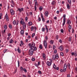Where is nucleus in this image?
<instances>
[{
  "label": "nucleus",
  "mask_w": 77,
  "mask_h": 77,
  "mask_svg": "<svg viewBox=\"0 0 77 77\" xmlns=\"http://www.w3.org/2000/svg\"><path fill=\"white\" fill-rule=\"evenodd\" d=\"M17 22L16 26H18V24H19V20H17Z\"/></svg>",
  "instance_id": "nucleus-42"
},
{
  "label": "nucleus",
  "mask_w": 77,
  "mask_h": 77,
  "mask_svg": "<svg viewBox=\"0 0 77 77\" xmlns=\"http://www.w3.org/2000/svg\"><path fill=\"white\" fill-rule=\"evenodd\" d=\"M38 9H39L40 11H42L43 10V7L41 6H40L39 8Z\"/></svg>",
  "instance_id": "nucleus-16"
},
{
  "label": "nucleus",
  "mask_w": 77,
  "mask_h": 77,
  "mask_svg": "<svg viewBox=\"0 0 77 77\" xmlns=\"http://www.w3.org/2000/svg\"><path fill=\"white\" fill-rule=\"evenodd\" d=\"M55 3H56V2L54 1H53L51 3V4H52L53 5H55Z\"/></svg>",
  "instance_id": "nucleus-35"
},
{
  "label": "nucleus",
  "mask_w": 77,
  "mask_h": 77,
  "mask_svg": "<svg viewBox=\"0 0 77 77\" xmlns=\"http://www.w3.org/2000/svg\"><path fill=\"white\" fill-rule=\"evenodd\" d=\"M28 25L29 26H32V22H29L28 23Z\"/></svg>",
  "instance_id": "nucleus-19"
},
{
  "label": "nucleus",
  "mask_w": 77,
  "mask_h": 77,
  "mask_svg": "<svg viewBox=\"0 0 77 77\" xmlns=\"http://www.w3.org/2000/svg\"><path fill=\"white\" fill-rule=\"evenodd\" d=\"M62 11H63V8H60V12H62Z\"/></svg>",
  "instance_id": "nucleus-46"
},
{
  "label": "nucleus",
  "mask_w": 77,
  "mask_h": 77,
  "mask_svg": "<svg viewBox=\"0 0 77 77\" xmlns=\"http://www.w3.org/2000/svg\"><path fill=\"white\" fill-rule=\"evenodd\" d=\"M72 39V38H71V37H69V42H71Z\"/></svg>",
  "instance_id": "nucleus-40"
},
{
  "label": "nucleus",
  "mask_w": 77,
  "mask_h": 77,
  "mask_svg": "<svg viewBox=\"0 0 77 77\" xmlns=\"http://www.w3.org/2000/svg\"><path fill=\"white\" fill-rule=\"evenodd\" d=\"M39 48L40 49H41V50H42V44H40L39 45Z\"/></svg>",
  "instance_id": "nucleus-27"
},
{
  "label": "nucleus",
  "mask_w": 77,
  "mask_h": 77,
  "mask_svg": "<svg viewBox=\"0 0 77 77\" xmlns=\"http://www.w3.org/2000/svg\"><path fill=\"white\" fill-rule=\"evenodd\" d=\"M56 53H57V50H55L54 51V54H56Z\"/></svg>",
  "instance_id": "nucleus-55"
},
{
  "label": "nucleus",
  "mask_w": 77,
  "mask_h": 77,
  "mask_svg": "<svg viewBox=\"0 0 77 77\" xmlns=\"http://www.w3.org/2000/svg\"><path fill=\"white\" fill-rule=\"evenodd\" d=\"M22 75H23V77H27V76H26V75H24V74H23Z\"/></svg>",
  "instance_id": "nucleus-64"
},
{
  "label": "nucleus",
  "mask_w": 77,
  "mask_h": 77,
  "mask_svg": "<svg viewBox=\"0 0 77 77\" xmlns=\"http://www.w3.org/2000/svg\"><path fill=\"white\" fill-rule=\"evenodd\" d=\"M30 49L29 50V55H33V52L34 51H36L37 50L36 47H35L34 48H33V47H30Z\"/></svg>",
  "instance_id": "nucleus-2"
},
{
  "label": "nucleus",
  "mask_w": 77,
  "mask_h": 77,
  "mask_svg": "<svg viewBox=\"0 0 77 77\" xmlns=\"http://www.w3.org/2000/svg\"><path fill=\"white\" fill-rule=\"evenodd\" d=\"M63 17L64 18L63 20V26H64L65 24V22H66V15L64 14L63 16Z\"/></svg>",
  "instance_id": "nucleus-4"
},
{
  "label": "nucleus",
  "mask_w": 77,
  "mask_h": 77,
  "mask_svg": "<svg viewBox=\"0 0 77 77\" xmlns=\"http://www.w3.org/2000/svg\"><path fill=\"white\" fill-rule=\"evenodd\" d=\"M66 6H67V8H68V9H70V6H69V4H67L66 5Z\"/></svg>",
  "instance_id": "nucleus-21"
},
{
  "label": "nucleus",
  "mask_w": 77,
  "mask_h": 77,
  "mask_svg": "<svg viewBox=\"0 0 77 77\" xmlns=\"http://www.w3.org/2000/svg\"><path fill=\"white\" fill-rule=\"evenodd\" d=\"M24 30H23V29H22V30H21L20 31L21 35H23L24 34Z\"/></svg>",
  "instance_id": "nucleus-17"
},
{
  "label": "nucleus",
  "mask_w": 77,
  "mask_h": 77,
  "mask_svg": "<svg viewBox=\"0 0 77 77\" xmlns=\"http://www.w3.org/2000/svg\"><path fill=\"white\" fill-rule=\"evenodd\" d=\"M59 42H60V43H62V40L60 39L59 40Z\"/></svg>",
  "instance_id": "nucleus-58"
},
{
  "label": "nucleus",
  "mask_w": 77,
  "mask_h": 77,
  "mask_svg": "<svg viewBox=\"0 0 77 77\" xmlns=\"http://www.w3.org/2000/svg\"><path fill=\"white\" fill-rule=\"evenodd\" d=\"M38 2H35V5L34 6V11H36V10L37 9V7H36V6H37L38 5Z\"/></svg>",
  "instance_id": "nucleus-7"
},
{
  "label": "nucleus",
  "mask_w": 77,
  "mask_h": 77,
  "mask_svg": "<svg viewBox=\"0 0 77 77\" xmlns=\"http://www.w3.org/2000/svg\"><path fill=\"white\" fill-rule=\"evenodd\" d=\"M59 37V36L58 35H56V36H55V38H56V40H58V39Z\"/></svg>",
  "instance_id": "nucleus-28"
},
{
  "label": "nucleus",
  "mask_w": 77,
  "mask_h": 77,
  "mask_svg": "<svg viewBox=\"0 0 77 77\" xmlns=\"http://www.w3.org/2000/svg\"><path fill=\"white\" fill-rule=\"evenodd\" d=\"M45 57L46 56H45V53H43V58H45Z\"/></svg>",
  "instance_id": "nucleus-39"
},
{
  "label": "nucleus",
  "mask_w": 77,
  "mask_h": 77,
  "mask_svg": "<svg viewBox=\"0 0 77 77\" xmlns=\"http://www.w3.org/2000/svg\"><path fill=\"white\" fill-rule=\"evenodd\" d=\"M27 20H28V17H26L25 18V21L26 22L27 21Z\"/></svg>",
  "instance_id": "nucleus-36"
},
{
  "label": "nucleus",
  "mask_w": 77,
  "mask_h": 77,
  "mask_svg": "<svg viewBox=\"0 0 77 77\" xmlns=\"http://www.w3.org/2000/svg\"><path fill=\"white\" fill-rule=\"evenodd\" d=\"M2 14H0V20H2Z\"/></svg>",
  "instance_id": "nucleus-44"
},
{
  "label": "nucleus",
  "mask_w": 77,
  "mask_h": 77,
  "mask_svg": "<svg viewBox=\"0 0 77 77\" xmlns=\"http://www.w3.org/2000/svg\"><path fill=\"white\" fill-rule=\"evenodd\" d=\"M43 44L44 45V47L46 49L47 47V41L46 40H44L43 42Z\"/></svg>",
  "instance_id": "nucleus-6"
},
{
  "label": "nucleus",
  "mask_w": 77,
  "mask_h": 77,
  "mask_svg": "<svg viewBox=\"0 0 77 77\" xmlns=\"http://www.w3.org/2000/svg\"><path fill=\"white\" fill-rule=\"evenodd\" d=\"M16 21L15 20H14V21H13V24H14V25H15L16 24Z\"/></svg>",
  "instance_id": "nucleus-41"
},
{
  "label": "nucleus",
  "mask_w": 77,
  "mask_h": 77,
  "mask_svg": "<svg viewBox=\"0 0 77 77\" xmlns=\"http://www.w3.org/2000/svg\"><path fill=\"white\" fill-rule=\"evenodd\" d=\"M60 54L61 56H63V53L62 52H61Z\"/></svg>",
  "instance_id": "nucleus-59"
},
{
  "label": "nucleus",
  "mask_w": 77,
  "mask_h": 77,
  "mask_svg": "<svg viewBox=\"0 0 77 77\" xmlns=\"http://www.w3.org/2000/svg\"><path fill=\"white\" fill-rule=\"evenodd\" d=\"M17 62H18V67H19V66H20V61H19V60H18Z\"/></svg>",
  "instance_id": "nucleus-45"
},
{
  "label": "nucleus",
  "mask_w": 77,
  "mask_h": 77,
  "mask_svg": "<svg viewBox=\"0 0 77 77\" xmlns=\"http://www.w3.org/2000/svg\"><path fill=\"white\" fill-rule=\"evenodd\" d=\"M66 68H67V67H66V63H65L64 65L63 70L62 69H61L60 70V72H65V71H66Z\"/></svg>",
  "instance_id": "nucleus-3"
},
{
  "label": "nucleus",
  "mask_w": 77,
  "mask_h": 77,
  "mask_svg": "<svg viewBox=\"0 0 77 77\" xmlns=\"http://www.w3.org/2000/svg\"><path fill=\"white\" fill-rule=\"evenodd\" d=\"M68 0V2L70 4V6H71V0Z\"/></svg>",
  "instance_id": "nucleus-29"
},
{
  "label": "nucleus",
  "mask_w": 77,
  "mask_h": 77,
  "mask_svg": "<svg viewBox=\"0 0 77 77\" xmlns=\"http://www.w3.org/2000/svg\"><path fill=\"white\" fill-rule=\"evenodd\" d=\"M13 42V39H11L10 40L9 43L10 44H12Z\"/></svg>",
  "instance_id": "nucleus-30"
},
{
  "label": "nucleus",
  "mask_w": 77,
  "mask_h": 77,
  "mask_svg": "<svg viewBox=\"0 0 77 77\" xmlns=\"http://www.w3.org/2000/svg\"><path fill=\"white\" fill-rule=\"evenodd\" d=\"M9 26L10 29H12V26L11 25H9Z\"/></svg>",
  "instance_id": "nucleus-48"
},
{
  "label": "nucleus",
  "mask_w": 77,
  "mask_h": 77,
  "mask_svg": "<svg viewBox=\"0 0 77 77\" xmlns=\"http://www.w3.org/2000/svg\"><path fill=\"white\" fill-rule=\"evenodd\" d=\"M69 25V29H71V26L70 25Z\"/></svg>",
  "instance_id": "nucleus-50"
},
{
  "label": "nucleus",
  "mask_w": 77,
  "mask_h": 77,
  "mask_svg": "<svg viewBox=\"0 0 77 77\" xmlns=\"http://www.w3.org/2000/svg\"><path fill=\"white\" fill-rule=\"evenodd\" d=\"M20 42H21V44H22V45H24V43H23V42L22 41H21Z\"/></svg>",
  "instance_id": "nucleus-56"
},
{
  "label": "nucleus",
  "mask_w": 77,
  "mask_h": 77,
  "mask_svg": "<svg viewBox=\"0 0 77 77\" xmlns=\"http://www.w3.org/2000/svg\"><path fill=\"white\" fill-rule=\"evenodd\" d=\"M60 32H61V33H63V32H64V31L63 30V29H61L60 30Z\"/></svg>",
  "instance_id": "nucleus-47"
},
{
  "label": "nucleus",
  "mask_w": 77,
  "mask_h": 77,
  "mask_svg": "<svg viewBox=\"0 0 77 77\" xmlns=\"http://www.w3.org/2000/svg\"><path fill=\"white\" fill-rule=\"evenodd\" d=\"M4 27L5 29V30H7V28H8L7 25L5 24V25L4 26Z\"/></svg>",
  "instance_id": "nucleus-22"
},
{
  "label": "nucleus",
  "mask_w": 77,
  "mask_h": 77,
  "mask_svg": "<svg viewBox=\"0 0 77 77\" xmlns=\"http://www.w3.org/2000/svg\"><path fill=\"white\" fill-rule=\"evenodd\" d=\"M55 58H59L58 54H56V56H55Z\"/></svg>",
  "instance_id": "nucleus-37"
},
{
  "label": "nucleus",
  "mask_w": 77,
  "mask_h": 77,
  "mask_svg": "<svg viewBox=\"0 0 77 77\" xmlns=\"http://www.w3.org/2000/svg\"><path fill=\"white\" fill-rule=\"evenodd\" d=\"M38 21H41V19L40 17H38Z\"/></svg>",
  "instance_id": "nucleus-43"
},
{
  "label": "nucleus",
  "mask_w": 77,
  "mask_h": 77,
  "mask_svg": "<svg viewBox=\"0 0 77 77\" xmlns=\"http://www.w3.org/2000/svg\"><path fill=\"white\" fill-rule=\"evenodd\" d=\"M29 46L30 47H30H33V48H34V47H35V44L33 42L32 43V44L30 43H29L28 44Z\"/></svg>",
  "instance_id": "nucleus-5"
},
{
  "label": "nucleus",
  "mask_w": 77,
  "mask_h": 77,
  "mask_svg": "<svg viewBox=\"0 0 77 77\" xmlns=\"http://www.w3.org/2000/svg\"><path fill=\"white\" fill-rule=\"evenodd\" d=\"M5 17L6 18V20L7 21H9V18H8V13L6 14Z\"/></svg>",
  "instance_id": "nucleus-15"
},
{
  "label": "nucleus",
  "mask_w": 77,
  "mask_h": 77,
  "mask_svg": "<svg viewBox=\"0 0 77 77\" xmlns=\"http://www.w3.org/2000/svg\"><path fill=\"white\" fill-rule=\"evenodd\" d=\"M31 30L32 31V30H33V29H34V28H33V26H32L31 27Z\"/></svg>",
  "instance_id": "nucleus-52"
},
{
  "label": "nucleus",
  "mask_w": 77,
  "mask_h": 77,
  "mask_svg": "<svg viewBox=\"0 0 77 77\" xmlns=\"http://www.w3.org/2000/svg\"><path fill=\"white\" fill-rule=\"evenodd\" d=\"M54 19H55V20H57V17H55L54 18Z\"/></svg>",
  "instance_id": "nucleus-61"
},
{
  "label": "nucleus",
  "mask_w": 77,
  "mask_h": 77,
  "mask_svg": "<svg viewBox=\"0 0 77 77\" xmlns=\"http://www.w3.org/2000/svg\"><path fill=\"white\" fill-rule=\"evenodd\" d=\"M8 50L7 49H5L4 51V53H7V51Z\"/></svg>",
  "instance_id": "nucleus-49"
},
{
  "label": "nucleus",
  "mask_w": 77,
  "mask_h": 77,
  "mask_svg": "<svg viewBox=\"0 0 77 77\" xmlns=\"http://www.w3.org/2000/svg\"><path fill=\"white\" fill-rule=\"evenodd\" d=\"M49 23H50V21H49V20H48L46 21V23L47 24H48Z\"/></svg>",
  "instance_id": "nucleus-62"
},
{
  "label": "nucleus",
  "mask_w": 77,
  "mask_h": 77,
  "mask_svg": "<svg viewBox=\"0 0 77 77\" xmlns=\"http://www.w3.org/2000/svg\"><path fill=\"white\" fill-rule=\"evenodd\" d=\"M41 16L42 19V21H43V23H44V22H45V19H44V16H43V15L42 14H41Z\"/></svg>",
  "instance_id": "nucleus-10"
},
{
  "label": "nucleus",
  "mask_w": 77,
  "mask_h": 77,
  "mask_svg": "<svg viewBox=\"0 0 77 77\" xmlns=\"http://www.w3.org/2000/svg\"><path fill=\"white\" fill-rule=\"evenodd\" d=\"M20 23L23 25V30H25V29L26 28V22L24 21V20H23V18H20Z\"/></svg>",
  "instance_id": "nucleus-1"
},
{
  "label": "nucleus",
  "mask_w": 77,
  "mask_h": 77,
  "mask_svg": "<svg viewBox=\"0 0 77 77\" xmlns=\"http://www.w3.org/2000/svg\"><path fill=\"white\" fill-rule=\"evenodd\" d=\"M45 17H48V15H49V12L48 11H46L45 12Z\"/></svg>",
  "instance_id": "nucleus-13"
},
{
  "label": "nucleus",
  "mask_w": 77,
  "mask_h": 77,
  "mask_svg": "<svg viewBox=\"0 0 77 77\" xmlns=\"http://www.w3.org/2000/svg\"><path fill=\"white\" fill-rule=\"evenodd\" d=\"M18 10L20 12H23L24 11V8H19L18 9Z\"/></svg>",
  "instance_id": "nucleus-12"
},
{
  "label": "nucleus",
  "mask_w": 77,
  "mask_h": 77,
  "mask_svg": "<svg viewBox=\"0 0 77 77\" xmlns=\"http://www.w3.org/2000/svg\"><path fill=\"white\" fill-rule=\"evenodd\" d=\"M50 43L51 44V45H53V43H54V41L52 40H51Z\"/></svg>",
  "instance_id": "nucleus-23"
},
{
  "label": "nucleus",
  "mask_w": 77,
  "mask_h": 77,
  "mask_svg": "<svg viewBox=\"0 0 77 77\" xmlns=\"http://www.w3.org/2000/svg\"><path fill=\"white\" fill-rule=\"evenodd\" d=\"M20 71H23V67L21 66L20 68Z\"/></svg>",
  "instance_id": "nucleus-51"
},
{
  "label": "nucleus",
  "mask_w": 77,
  "mask_h": 77,
  "mask_svg": "<svg viewBox=\"0 0 77 77\" xmlns=\"http://www.w3.org/2000/svg\"><path fill=\"white\" fill-rule=\"evenodd\" d=\"M8 36V37H10L12 35L11 34V33H7Z\"/></svg>",
  "instance_id": "nucleus-33"
},
{
  "label": "nucleus",
  "mask_w": 77,
  "mask_h": 77,
  "mask_svg": "<svg viewBox=\"0 0 77 77\" xmlns=\"http://www.w3.org/2000/svg\"><path fill=\"white\" fill-rule=\"evenodd\" d=\"M10 12L11 15H14L15 12H14V10H13L12 9H11L10 10Z\"/></svg>",
  "instance_id": "nucleus-14"
},
{
  "label": "nucleus",
  "mask_w": 77,
  "mask_h": 77,
  "mask_svg": "<svg viewBox=\"0 0 77 77\" xmlns=\"http://www.w3.org/2000/svg\"><path fill=\"white\" fill-rule=\"evenodd\" d=\"M68 66L69 69H70V64L69 63H68L66 64V67Z\"/></svg>",
  "instance_id": "nucleus-20"
},
{
  "label": "nucleus",
  "mask_w": 77,
  "mask_h": 77,
  "mask_svg": "<svg viewBox=\"0 0 77 77\" xmlns=\"http://www.w3.org/2000/svg\"><path fill=\"white\" fill-rule=\"evenodd\" d=\"M55 48H56V46L54 45L53 46V49L54 50V49H55Z\"/></svg>",
  "instance_id": "nucleus-54"
},
{
  "label": "nucleus",
  "mask_w": 77,
  "mask_h": 77,
  "mask_svg": "<svg viewBox=\"0 0 77 77\" xmlns=\"http://www.w3.org/2000/svg\"><path fill=\"white\" fill-rule=\"evenodd\" d=\"M49 60H50V62H51V63H52V62H53V60H52V58H50L49 59Z\"/></svg>",
  "instance_id": "nucleus-53"
},
{
  "label": "nucleus",
  "mask_w": 77,
  "mask_h": 77,
  "mask_svg": "<svg viewBox=\"0 0 77 77\" xmlns=\"http://www.w3.org/2000/svg\"><path fill=\"white\" fill-rule=\"evenodd\" d=\"M35 35V33H33L32 35V38H33Z\"/></svg>",
  "instance_id": "nucleus-57"
},
{
  "label": "nucleus",
  "mask_w": 77,
  "mask_h": 77,
  "mask_svg": "<svg viewBox=\"0 0 77 77\" xmlns=\"http://www.w3.org/2000/svg\"><path fill=\"white\" fill-rule=\"evenodd\" d=\"M45 28H43L42 29V32H45Z\"/></svg>",
  "instance_id": "nucleus-38"
},
{
  "label": "nucleus",
  "mask_w": 77,
  "mask_h": 77,
  "mask_svg": "<svg viewBox=\"0 0 77 77\" xmlns=\"http://www.w3.org/2000/svg\"><path fill=\"white\" fill-rule=\"evenodd\" d=\"M23 71H24L25 72H27V70L25 68H23Z\"/></svg>",
  "instance_id": "nucleus-32"
},
{
  "label": "nucleus",
  "mask_w": 77,
  "mask_h": 77,
  "mask_svg": "<svg viewBox=\"0 0 77 77\" xmlns=\"http://www.w3.org/2000/svg\"><path fill=\"white\" fill-rule=\"evenodd\" d=\"M11 3L13 5H11V7H12L13 8H14V6H15V3H14V0H11Z\"/></svg>",
  "instance_id": "nucleus-8"
},
{
  "label": "nucleus",
  "mask_w": 77,
  "mask_h": 77,
  "mask_svg": "<svg viewBox=\"0 0 77 77\" xmlns=\"http://www.w3.org/2000/svg\"><path fill=\"white\" fill-rule=\"evenodd\" d=\"M35 58H32V61H35Z\"/></svg>",
  "instance_id": "nucleus-60"
},
{
  "label": "nucleus",
  "mask_w": 77,
  "mask_h": 77,
  "mask_svg": "<svg viewBox=\"0 0 77 77\" xmlns=\"http://www.w3.org/2000/svg\"><path fill=\"white\" fill-rule=\"evenodd\" d=\"M17 51L19 53H21V51L20 50V47H18L17 48Z\"/></svg>",
  "instance_id": "nucleus-24"
},
{
  "label": "nucleus",
  "mask_w": 77,
  "mask_h": 77,
  "mask_svg": "<svg viewBox=\"0 0 77 77\" xmlns=\"http://www.w3.org/2000/svg\"><path fill=\"white\" fill-rule=\"evenodd\" d=\"M38 72L39 74H42V72L40 70H39L38 71Z\"/></svg>",
  "instance_id": "nucleus-34"
},
{
  "label": "nucleus",
  "mask_w": 77,
  "mask_h": 77,
  "mask_svg": "<svg viewBox=\"0 0 77 77\" xmlns=\"http://www.w3.org/2000/svg\"><path fill=\"white\" fill-rule=\"evenodd\" d=\"M67 21V24H68V25H70L71 23V20H69L68 19L66 20Z\"/></svg>",
  "instance_id": "nucleus-9"
},
{
  "label": "nucleus",
  "mask_w": 77,
  "mask_h": 77,
  "mask_svg": "<svg viewBox=\"0 0 77 77\" xmlns=\"http://www.w3.org/2000/svg\"><path fill=\"white\" fill-rule=\"evenodd\" d=\"M45 29L46 30V33H47L48 32V28H47V25L45 26Z\"/></svg>",
  "instance_id": "nucleus-18"
},
{
  "label": "nucleus",
  "mask_w": 77,
  "mask_h": 77,
  "mask_svg": "<svg viewBox=\"0 0 77 77\" xmlns=\"http://www.w3.org/2000/svg\"><path fill=\"white\" fill-rule=\"evenodd\" d=\"M51 63H52L51 62H50L48 61H47L46 64L48 66H51Z\"/></svg>",
  "instance_id": "nucleus-11"
},
{
  "label": "nucleus",
  "mask_w": 77,
  "mask_h": 77,
  "mask_svg": "<svg viewBox=\"0 0 77 77\" xmlns=\"http://www.w3.org/2000/svg\"><path fill=\"white\" fill-rule=\"evenodd\" d=\"M74 55H75V57H76L77 56V51H75V54H74Z\"/></svg>",
  "instance_id": "nucleus-31"
},
{
  "label": "nucleus",
  "mask_w": 77,
  "mask_h": 77,
  "mask_svg": "<svg viewBox=\"0 0 77 77\" xmlns=\"http://www.w3.org/2000/svg\"><path fill=\"white\" fill-rule=\"evenodd\" d=\"M74 54H75V52H72L71 54L72 56H73V55H74Z\"/></svg>",
  "instance_id": "nucleus-63"
},
{
  "label": "nucleus",
  "mask_w": 77,
  "mask_h": 77,
  "mask_svg": "<svg viewBox=\"0 0 77 77\" xmlns=\"http://www.w3.org/2000/svg\"><path fill=\"white\" fill-rule=\"evenodd\" d=\"M60 49L61 51H62L63 49V47L62 46H60Z\"/></svg>",
  "instance_id": "nucleus-25"
},
{
  "label": "nucleus",
  "mask_w": 77,
  "mask_h": 77,
  "mask_svg": "<svg viewBox=\"0 0 77 77\" xmlns=\"http://www.w3.org/2000/svg\"><path fill=\"white\" fill-rule=\"evenodd\" d=\"M53 68L55 69H56V66L55 65V64L54 63L53 64Z\"/></svg>",
  "instance_id": "nucleus-26"
}]
</instances>
